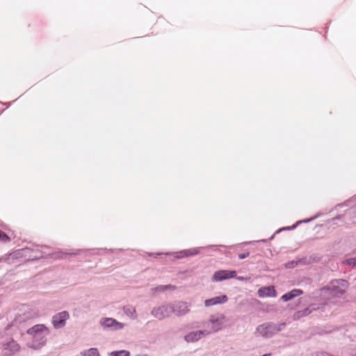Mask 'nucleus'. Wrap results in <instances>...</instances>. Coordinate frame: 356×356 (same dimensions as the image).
Segmentation results:
<instances>
[{
	"label": "nucleus",
	"mask_w": 356,
	"mask_h": 356,
	"mask_svg": "<svg viewBox=\"0 0 356 356\" xmlns=\"http://www.w3.org/2000/svg\"><path fill=\"white\" fill-rule=\"evenodd\" d=\"M236 273L234 270H218L213 273L211 280L215 282H222L231 278L236 277Z\"/></svg>",
	"instance_id": "obj_9"
},
{
	"label": "nucleus",
	"mask_w": 356,
	"mask_h": 356,
	"mask_svg": "<svg viewBox=\"0 0 356 356\" xmlns=\"http://www.w3.org/2000/svg\"><path fill=\"white\" fill-rule=\"evenodd\" d=\"M319 307H315L314 304L311 305L309 307L296 312L293 315L294 319H299L302 316H306L312 313V311L318 309Z\"/></svg>",
	"instance_id": "obj_14"
},
{
	"label": "nucleus",
	"mask_w": 356,
	"mask_h": 356,
	"mask_svg": "<svg viewBox=\"0 0 356 356\" xmlns=\"http://www.w3.org/2000/svg\"><path fill=\"white\" fill-rule=\"evenodd\" d=\"M206 337L202 329L193 330L184 335V340L187 343H195Z\"/></svg>",
	"instance_id": "obj_8"
},
{
	"label": "nucleus",
	"mask_w": 356,
	"mask_h": 356,
	"mask_svg": "<svg viewBox=\"0 0 356 356\" xmlns=\"http://www.w3.org/2000/svg\"><path fill=\"white\" fill-rule=\"evenodd\" d=\"M346 262L348 265L356 266V257L348 259Z\"/></svg>",
	"instance_id": "obj_23"
},
{
	"label": "nucleus",
	"mask_w": 356,
	"mask_h": 356,
	"mask_svg": "<svg viewBox=\"0 0 356 356\" xmlns=\"http://www.w3.org/2000/svg\"><path fill=\"white\" fill-rule=\"evenodd\" d=\"M124 314L131 319H136L137 318L136 311L134 307L131 306H125L123 308Z\"/></svg>",
	"instance_id": "obj_18"
},
{
	"label": "nucleus",
	"mask_w": 356,
	"mask_h": 356,
	"mask_svg": "<svg viewBox=\"0 0 356 356\" xmlns=\"http://www.w3.org/2000/svg\"><path fill=\"white\" fill-rule=\"evenodd\" d=\"M348 287V282L343 280H335L331 283V285L323 289L321 291V297L322 299L339 297L346 291Z\"/></svg>",
	"instance_id": "obj_3"
},
{
	"label": "nucleus",
	"mask_w": 356,
	"mask_h": 356,
	"mask_svg": "<svg viewBox=\"0 0 356 356\" xmlns=\"http://www.w3.org/2000/svg\"><path fill=\"white\" fill-rule=\"evenodd\" d=\"M99 325L103 330L119 331L124 329L125 324L110 317H103L99 320Z\"/></svg>",
	"instance_id": "obj_6"
},
{
	"label": "nucleus",
	"mask_w": 356,
	"mask_h": 356,
	"mask_svg": "<svg viewBox=\"0 0 356 356\" xmlns=\"http://www.w3.org/2000/svg\"><path fill=\"white\" fill-rule=\"evenodd\" d=\"M199 252H200V250L197 248H193V249H190V250H183V251H180L177 253H176L177 254L176 257L177 258H183L185 257L193 256V255H195V254H198Z\"/></svg>",
	"instance_id": "obj_16"
},
{
	"label": "nucleus",
	"mask_w": 356,
	"mask_h": 356,
	"mask_svg": "<svg viewBox=\"0 0 356 356\" xmlns=\"http://www.w3.org/2000/svg\"><path fill=\"white\" fill-rule=\"evenodd\" d=\"M109 356H129L130 353L129 351L125 350L112 351L108 354Z\"/></svg>",
	"instance_id": "obj_20"
},
{
	"label": "nucleus",
	"mask_w": 356,
	"mask_h": 356,
	"mask_svg": "<svg viewBox=\"0 0 356 356\" xmlns=\"http://www.w3.org/2000/svg\"><path fill=\"white\" fill-rule=\"evenodd\" d=\"M260 298L276 297L277 292L273 286L261 287L257 291Z\"/></svg>",
	"instance_id": "obj_13"
},
{
	"label": "nucleus",
	"mask_w": 356,
	"mask_h": 356,
	"mask_svg": "<svg viewBox=\"0 0 356 356\" xmlns=\"http://www.w3.org/2000/svg\"><path fill=\"white\" fill-rule=\"evenodd\" d=\"M237 280L243 281V280H248L250 277H236Z\"/></svg>",
	"instance_id": "obj_25"
},
{
	"label": "nucleus",
	"mask_w": 356,
	"mask_h": 356,
	"mask_svg": "<svg viewBox=\"0 0 356 356\" xmlns=\"http://www.w3.org/2000/svg\"><path fill=\"white\" fill-rule=\"evenodd\" d=\"M0 239L2 241H7L9 239V238L4 232L0 231Z\"/></svg>",
	"instance_id": "obj_22"
},
{
	"label": "nucleus",
	"mask_w": 356,
	"mask_h": 356,
	"mask_svg": "<svg viewBox=\"0 0 356 356\" xmlns=\"http://www.w3.org/2000/svg\"><path fill=\"white\" fill-rule=\"evenodd\" d=\"M312 220V218H309V219H307V220H299L298 221L295 225H292L291 227H283V228H281L280 229L277 233L282 231V230H290V229H295L298 225L299 224H301L302 222H308L309 221H311Z\"/></svg>",
	"instance_id": "obj_19"
},
{
	"label": "nucleus",
	"mask_w": 356,
	"mask_h": 356,
	"mask_svg": "<svg viewBox=\"0 0 356 356\" xmlns=\"http://www.w3.org/2000/svg\"><path fill=\"white\" fill-rule=\"evenodd\" d=\"M68 312L63 311L55 314L52 318V324L56 329L61 328L65 326L66 321L69 318Z\"/></svg>",
	"instance_id": "obj_10"
},
{
	"label": "nucleus",
	"mask_w": 356,
	"mask_h": 356,
	"mask_svg": "<svg viewBox=\"0 0 356 356\" xmlns=\"http://www.w3.org/2000/svg\"><path fill=\"white\" fill-rule=\"evenodd\" d=\"M348 215H353V220L355 222H356V207L350 209L348 212Z\"/></svg>",
	"instance_id": "obj_21"
},
{
	"label": "nucleus",
	"mask_w": 356,
	"mask_h": 356,
	"mask_svg": "<svg viewBox=\"0 0 356 356\" xmlns=\"http://www.w3.org/2000/svg\"><path fill=\"white\" fill-rule=\"evenodd\" d=\"M81 356H101L99 350L97 348H90L83 350L80 353Z\"/></svg>",
	"instance_id": "obj_17"
},
{
	"label": "nucleus",
	"mask_w": 356,
	"mask_h": 356,
	"mask_svg": "<svg viewBox=\"0 0 356 356\" xmlns=\"http://www.w3.org/2000/svg\"><path fill=\"white\" fill-rule=\"evenodd\" d=\"M228 298L226 295H220L209 299H207L204 302L205 307H211L218 305H222L227 302Z\"/></svg>",
	"instance_id": "obj_11"
},
{
	"label": "nucleus",
	"mask_w": 356,
	"mask_h": 356,
	"mask_svg": "<svg viewBox=\"0 0 356 356\" xmlns=\"http://www.w3.org/2000/svg\"><path fill=\"white\" fill-rule=\"evenodd\" d=\"M302 293V291H301L300 289H293L292 291L283 295L281 297V299L284 302H287L300 296Z\"/></svg>",
	"instance_id": "obj_15"
},
{
	"label": "nucleus",
	"mask_w": 356,
	"mask_h": 356,
	"mask_svg": "<svg viewBox=\"0 0 356 356\" xmlns=\"http://www.w3.org/2000/svg\"><path fill=\"white\" fill-rule=\"evenodd\" d=\"M248 255H249V253H248H248H244V254H240L238 255V257H239L241 259H245V258H246L247 257H248Z\"/></svg>",
	"instance_id": "obj_24"
},
{
	"label": "nucleus",
	"mask_w": 356,
	"mask_h": 356,
	"mask_svg": "<svg viewBox=\"0 0 356 356\" xmlns=\"http://www.w3.org/2000/svg\"><path fill=\"white\" fill-rule=\"evenodd\" d=\"M226 316L222 314H213L202 322V329L206 337L216 333L225 327Z\"/></svg>",
	"instance_id": "obj_2"
},
{
	"label": "nucleus",
	"mask_w": 356,
	"mask_h": 356,
	"mask_svg": "<svg viewBox=\"0 0 356 356\" xmlns=\"http://www.w3.org/2000/svg\"><path fill=\"white\" fill-rule=\"evenodd\" d=\"M2 348L3 350L8 351L6 354L11 356L19 350V344L13 339H9L2 343Z\"/></svg>",
	"instance_id": "obj_12"
},
{
	"label": "nucleus",
	"mask_w": 356,
	"mask_h": 356,
	"mask_svg": "<svg viewBox=\"0 0 356 356\" xmlns=\"http://www.w3.org/2000/svg\"><path fill=\"white\" fill-rule=\"evenodd\" d=\"M27 333L32 337L31 341L28 344L29 347L38 350L46 344L49 330L45 325L38 324L29 329Z\"/></svg>",
	"instance_id": "obj_1"
},
{
	"label": "nucleus",
	"mask_w": 356,
	"mask_h": 356,
	"mask_svg": "<svg viewBox=\"0 0 356 356\" xmlns=\"http://www.w3.org/2000/svg\"><path fill=\"white\" fill-rule=\"evenodd\" d=\"M353 356H356V353L353 355Z\"/></svg>",
	"instance_id": "obj_26"
},
{
	"label": "nucleus",
	"mask_w": 356,
	"mask_h": 356,
	"mask_svg": "<svg viewBox=\"0 0 356 356\" xmlns=\"http://www.w3.org/2000/svg\"><path fill=\"white\" fill-rule=\"evenodd\" d=\"M151 314L158 320H163L172 314V306L171 303L156 306L152 309Z\"/></svg>",
	"instance_id": "obj_5"
},
{
	"label": "nucleus",
	"mask_w": 356,
	"mask_h": 356,
	"mask_svg": "<svg viewBox=\"0 0 356 356\" xmlns=\"http://www.w3.org/2000/svg\"><path fill=\"white\" fill-rule=\"evenodd\" d=\"M172 314L177 316H183L190 312V303L186 301H176L172 302Z\"/></svg>",
	"instance_id": "obj_7"
},
{
	"label": "nucleus",
	"mask_w": 356,
	"mask_h": 356,
	"mask_svg": "<svg viewBox=\"0 0 356 356\" xmlns=\"http://www.w3.org/2000/svg\"><path fill=\"white\" fill-rule=\"evenodd\" d=\"M284 327L285 323H264L256 327L255 334L263 338L269 339L282 330Z\"/></svg>",
	"instance_id": "obj_4"
}]
</instances>
